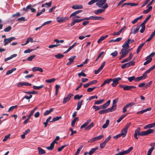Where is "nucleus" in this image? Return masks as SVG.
<instances>
[{
	"label": "nucleus",
	"mask_w": 155,
	"mask_h": 155,
	"mask_svg": "<svg viewBox=\"0 0 155 155\" xmlns=\"http://www.w3.org/2000/svg\"><path fill=\"white\" fill-rule=\"evenodd\" d=\"M106 1L107 0H98L96 5L99 8L106 9L108 7L107 4L105 3Z\"/></svg>",
	"instance_id": "nucleus-1"
},
{
	"label": "nucleus",
	"mask_w": 155,
	"mask_h": 155,
	"mask_svg": "<svg viewBox=\"0 0 155 155\" xmlns=\"http://www.w3.org/2000/svg\"><path fill=\"white\" fill-rule=\"evenodd\" d=\"M68 19V17L58 16L56 18V20L58 23L65 22Z\"/></svg>",
	"instance_id": "nucleus-2"
},
{
	"label": "nucleus",
	"mask_w": 155,
	"mask_h": 155,
	"mask_svg": "<svg viewBox=\"0 0 155 155\" xmlns=\"http://www.w3.org/2000/svg\"><path fill=\"white\" fill-rule=\"evenodd\" d=\"M154 131V129H149L147 130L141 132V136H144L148 135L153 133Z\"/></svg>",
	"instance_id": "nucleus-3"
},
{
	"label": "nucleus",
	"mask_w": 155,
	"mask_h": 155,
	"mask_svg": "<svg viewBox=\"0 0 155 155\" xmlns=\"http://www.w3.org/2000/svg\"><path fill=\"white\" fill-rule=\"evenodd\" d=\"M104 135H101L91 139L88 141V143H92L101 139L104 137Z\"/></svg>",
	"instance_id": "nucleus-4"
},
{
	"label": "nucleus",
	"mask_w": 155,
	"mask_h": 155,
	"mask_svg": "<svg viewBox=\"0 0 155 155\" xmlns=\"http://www.w3.org/2000/svg\"><path fill=\"white\" fill-rule=\"evenodd\" d=\"M121 78L120 77H117L116 78L112 79L111 81H113L112 84V85L113 87H116L118 84V81L121 80Z\"/></svg>",
	"instance_id": "nucleus-5"
},
{
	"label": "nucleus",
	"mask_w": 155,
	"mask_h": 155,
	"mask_svg": "<svg viewBox=\"0 0 155 155\" xmlns=\"http://www.w3.org/2000/svg\"><path fill=\"white\" fill-rule=\"evenodd\" d=\"M15 39V38L14 37H11L8 38H5L4 40V45L5 46L7 45L12 41Z\"/></svg>",
	"instance_id": "nucleus-6"
},
{
	"label": "nucleus",
	"mask_w": 155,
	"mask_h": 155,
	"mask_svg": "<svg viewBox=\"0 0 155 155\" xmlns=\"http://www.w3.org/2000/svg\"><path fill=\"white\" fill-rule=\"evenodd\" d=\"M128 129V127H125L123 128L121 131L120 134L122 137H124L127 134V130Z\"/></svg>",
	"instance_id": "nucleus-7"
},
{
	"label": "nucleus",
	"mask_w": 155,
	"mask_h": 155,
	"mask_svg": "<svg viewBox=\"0 0 155 155\" xmlns=\"http://www.w3.org/2000/svg\"><path fill=\"white\" fill-rule=\"evenodd\" d=\"M28 9H30L31 12H36V10L34 8H33L31 7V5H29L27 6L26 8H23V10L27 12L28 11Z\"/></svg>",
	"instance_id": "nucleus-8"
},
{
	"label": "nucleus",
	"mask_w": 155,
	"mask_h": 155,
	"mask_svg": "<svg viewBox=\"0 0 155 155\" xmlns=\"http://www.w3.org/2000/svg\"><path fill=\"white\" fill-rule=\"evenodd\" d=\"M31 84L28 82H19L17 85L18 87H20L23 86H31Z\"/></svg>",
	"instance_id": "nucleus-9"
},
{
	"label": "nucleus",
	"mask_w": 155,
	"mask_h": 155,
	"mask_svg": "<svg viewBox=\"0 0 155 155\" xmlns=\"http://www.w3.org/2000/svg\"><path fill=\"white\" fill-rule=\"evenodd\" d=\"M73 96V94H70L67 96V97H64L63 101V104H65L67 102L69 101L70 100L71 98Z\"/></svg>",
	"instance_id": "nucleus-10"
},
{
	"label": "nucleus",
	"mask_w": 155,
	"mask_h": 155,
	"mask_svg": "<svg viewBox=\"0 0 155 155\" xmlns=\"http://www.w3.org/2000/svg\"><path fill=\"white\" fill-rule=\"evenodd\" d=\"M97 81L96 80H94L91 81L90 82L85 84L84 85V88H86L88 87L90 85L93 84H96L97 83Z\"/></svg>",
	"instance_id": "nucleus-11"
},
{
	"label": "nucleus",
	"mask_w": 155,
	"mask_h": 155,
	"mask_svg": "<svg viewBox=\"0 0 155 155\" xmlns=\"http://www.w3.org/2000/svg\"><path fill=\"white\" fill-rule=\"evenodd\" d=\"M105 63L106 62L105 61L104 62L102 63V64L101 65V66L97 70L95 71V74H97L101 71L103 69V67H104V66L105 65Z\"/></svg>",
	"instance_id": "nucleus-12"
},
{
	"label": "nucleus",
	"mask_w": 155,
	"mask_h": 155,
	"mask_svg": "<svg viewBox=\"0 0 155 155\" xmlns=\"http://www.w3.org/2000/svg\"><path fill=\"white\" fill-rule=\"evenodd\" d=\"M128 52L129 51L127 50V49L123 48L121 49L120 54L125 57Z\"/></svg>",
	"instance_id": "nucleus-13"
},
{
	"label": "nucleus",
	"mask_w": 155,
	"mask_h": 155,
	"mask_svg": "<svg viewBox=\"0 0 155 155\" xmlns=\"http://www.w3.org/2000/svg\"><path fill=\"white\" fill-rule=\"evenodd\" d=\"M136 88V87L135 86L133 85H125L124 87V91L129 90H131L132 89H135Z\"/></svg>",
	"instance_id": "nucleus-14"
},
{
	"label": "nucleus",
	"mask_w": 155,
	"mask_h": 155,
	"mask_svg": "<svg viewBox=\"0 0 155 155\" xmlns=\"http://www.w3.org/2000/svg\"><path fill=\"white\" fill-rule=\"evenodd\" d=\"M83 8V6L81 5H74L72 7V8L74 9H82Z\"/></svg>",
	"instance_id": "nucleus-15"
},
{
	"label": "nucleus",
	"mask_w": 155,
	"mask_h": 155,
	"mask_svg": "<svg viewBox=\"0 0 155 155\" xmlns=\"http://www.w3.org/2000/svg\"><path fill=\"white\" fill-rule=\"evenodd\" d=\"M32 71L33 72L37 71H39L41 72H43V70L42 68L38 67H33L32 69Z\"/></svg>",
	"instance_id": "nucleus-16"
},
{
	"label": "nucleus",
	"mask_w": 155,
	"mask_h": 155,
	"mask_svg": "<svg viewBox=\"0 0 155 155\" xmlns=\"http://www.w3.org/2000/svg\"><path fill=\"white\" fill-rule=\"evenodd\" d=\"M105 9H99L94 11V13L97 15H98L104 11Z\"/></svg>",
	"instance_id": "nucleus-17"
},
{
	"label": "nucleus",
	"mask_w": 155,
	"mask_h": 155,
	"mask_svg": "<svg viewBox=\"0 0 155 155\" xmlns=\"http://www.w3.org/2000/svg\"><path fill=\"white\" fill-rule=\"evenodd\" d=\"M151 110V107H149V108H147L145 109L138 111L137 112V114H141L143 113L144 112H146L147 111H149L150 110Z\"/></svg>",
	"instance_id": "nucleus-18"
},
{
	"label": "nucleus",
	"mask_w": 155,
	"mask_h": 155,
	"mask_svg": "<svg viewBox=\"0 0 155 155\" xmlns=\"http://www.w3.org/2000/svg\"><path fill=\"white\" fill-rule=\"evenodd\" d=\"M110 100L108 101L106 103L104 104L103 105L101 106L102 108L104 109L110 105Z\"/></svg>",
	"instance_id": "nucleus-19"
},
{
	"label": "nucleus",
	"mask_w": 155,
	"mask_h": 155,
	"mask_svg": "<svg viewBox=\"0 0 155 155\" xmlns=\"http://www.w3.org/2000/svg\"><path fill=\"white\" fill-rule=\"evenodd\" d=\"M54 142L55 141H53L51 143L50 146L47 147L46 148L48 150H52L54 147V144L55 143Z\"/></svg>",
	"instance_id": "nucleus-20"
},
{
	"label": "nucleus",
	"mask_w": 155,
	"mask_h": 155,
	"mask_svg": "<svg viewBox=\"0 0 155 155\" xmlns=\"http://www.w3.org/2000/svg\"><path fill=\"white\" fill-rule=\"evenodd\" d=\"M54 142L55 141H53L51 143L50 146L47 147L46 148L48 150H52L54 147V144L55 143Z\"/></svg>",
	"instance_id": "nucleus-21"
},
{
	"label": "nucleus",
	"mask_w": 155,
	"mask_h": 155,
	"mask_svg": "<svg viewBox=\"0 0 155 155\" xmlns=\"http://www.w3.org/2000/svg\"><path fill=\"white\" fill-rule=\"evenodd\" d=\"M148 74L145 71L143 74V75L140 77H139L140 81L145 79L147 77V74Z\"/></svg>",
	"instance_id": "nucleus-22"
},
{
	"label": "nucleus",
	"mask_w": 155,
	"mask_h": 155,
	"mask_svg": "<svg viewBox=\"0 0 155 155\" xmlns=\"http://www.w3.org/2000/svg\"><path fill=\"white\" fill-rule=\"evenodd\" d=\"M125 5H128L131 6H136L138 5L137 4H136L134 3L129 2L124 3L122 5V7H123Z\"/></svg>",
	"instance_id": "nucleus-23"
},
{
	"label": "nucleus",
	"mask_w": 155,
	"mask_h": 155,
	"mask_svg": "<svg viewBox=\"0 0 155 155\" xmlns=\"http://www.w3.org/2000/svg\"><path fill=\"white\" fill-rule=\"evenodd\" d=\"M112 80V78H110L109 79H108L107 80H106L104 81L103 83H102V84H101V87H103L104 85L106 84H109L111 81Z\"/></svg>",
	"instance_id": "nucleus-24"
},
{
	"label": "nucleus",
	"mask_w": 155,
	"mask_h": 155,
	"mask_svg": "<svg viewBox=\"0 0 155 155\" xmlns=\"http://www.w3.org/2000/svg\"><path fill=\"white\" fill-rule=\"evenodd\" d=\"M38 153L39 154H44L46 152L45 150L42 149L41 147H38Z\"/></svg>",
	"instance_id": "nucleus-25"
},
{
	"label": "nucleus",
	"mask_w": 155,
	"mask_h": 155,
	"mask_svg": "<svg viewBox=\"0 0 155 155\" xmlns=\"http://www.w3.org/2000/svg\"><path fill=\"white\" fill-rule=\"evenodd\" d=\"M83 102V100H81L78 102L77 103V107L76 108L77 110H79L80 109L82 104V103Z\"/></svg>",
	"instance_id": "nucleus-26"
},
{
	"label": "nucleus",
	"mask_w": 155,
	"mask_h": 155,
	"mask_svg": "<svg viewBox=\"0 0 155 155\" xmlns=\"http://www.w3.org/2000/svg\"><path fill=\"white\" fill-rule=\"evenodd\" d=\"M98 149V147H96L94 148H92L88 153L89 155H91L94 152Z\"/></svg>",
	"instance_id": "nucleus-27"
},
{
	"label": "nucleus",
	"mask_w": 155,
	"mask_h": 155,
	"mask_svg": "<svg viewBox=\"0 0 155 155\" xmlns=\"http://www.w3.org/2000/svg\"><path fill=\"white\" fill-rule=\"evenodd\" d=\"M82 10H77L74 12L72 13L70 15V18H71L72 16H75L76 15L79 14V13L82 12Z\"/></svg>",
	"instance_id": "nucleus-28"
},
{
	"label": "nucleus",
	"mask_w": 155,
	"mask_h": 155,
	"mask_svg": "<svg viewBox=\"0 0 155 155\" xmlns=\"http://www.w3.org/2000/svg\"><path fill=\"white\" fill-rule=\"evenodd\" d=\"M116 108V106L112 104V106L110 108H107L108 112H112Z\"/></svg>",
	"instance_id": "nucleus-29"
},
{
	"label": "nucleus",
	"mask_w": 155,
	"mask_h": 155,
	"mask_svg": "<svg viewBox=\"0 0 155 155\" xmlns=\"http://www.w3.org/2000/svg\"><path fill=\"white\" fill-rule=\"evenodd\" d=\"M54 110V109L53 108H51L49 110H46L44 114V115L45 116H47L51 112L53 111Z\"/></svg>",
	"instance_id": "nucleus-30"
},
{
	"label": "nucleus",
	"mask_w": 155,
	"mask_h": 155,
	"mask_svg": "<svg viewBox=\"0 0 155 155\" xmlns=\"http://www.w3.org/2000/svg\"><path fill=\"white\" fill-rule=\"evenodd\" d=\"M128 41H127L125 42L123 45H122V46L123 48H125V49H128L129 48V42H128Z\"/></svg>",
	"instance_id": "nucleus-31"
},
{
	"label": "nucleus",
	"mask_w": 155,
	"mask_h": 155,
	"mask_svg": "<svg viewBox=\"0 0 155 155\" xmlns=\"http://www.w3.org/2000/svg\"><path fill=\"white\" fill-rule=\"evenodd\" d=\"M144 44L145 43H142L138 46L137 50V54H138L140 52Z\"/></svg>",
	"instance_id": "nucleus-32"
},
{
	"label": "nucleus",
	"mask_w": 155,
	"mask_h": 155,
	"mask_svg": "<svg viewBox=\"0 0 155 155\" xmlns=\"http://www.w3.org/2000/svg\"><path fill=\"white\" fill-rule=\"evenodd\" d=\"M142 17L143 15H141L140 17H137L135 18V19H134L132 21V24H134L135 23H136L139 20L141 19L142 18Z\"/></svg>",
	"instance_id": "nucleus-33"
},
{
	"label": "nucleus",
	"mask_w": 155,
	"mask_h": 155,
	"mask_svg": "<svg viewBox=\"0 0 155 155\" xmlns=\"http://www.w3.org/2000/svg\"><path fill=\"white\" fill-rule=\"evenodd\" d=\"M32 97V95H30L29 96H25L23 97L20 101H22L24 99H26L28 100V102L30 101V99Z\"/></svg>",
	"instance_id": "nucleus-34"
},
{
	"label": "nucleus",
	"mask_w": 155,
	"mask_h": 155,
	"mask_svg": "<svg viewBox=\"0 0 155 155\" xmlns=\"http://www.w3.org/2000/svg\"><path fill=\"white\" fill-rule=\"evenodd\" d=\"M91 20H99L101 19H103L104 18H102L101 17H97V16H91Z\"/></svg>",
	"instance_id": "nucleus-35"
},
{
	"label": "nucleus",
	"mask_w": 155,
	"mask_h": 155,
	"mask_svg": "<svg viewBox=\"0 0 155 155\" xmlns=\"http://www.w3.org/2000/svg\"><path fill=\"white\" fill-rule=\"evenodd\" d=\"M122 38L119 37L118 38L115 39H112L109 41V42H119L122 39Z\"/></svg>",
	"instance_id": "nucleus-36"
},
{
	"label": "nucleus",
	"mask_w": 155,
	"mask_h": 155,
	"mask_svg": "<svg viewBox=\"0 0 155 155\" xmlns=\"http://www.w3.org/2000/svg\"><path fill=\"white\" fill-rule=\"evenodd\" d=\"M135 62L133 61H130L129 62L126 63V65H127V68L132 65H133L135 64Z\"/></svg>",
	"instance_id": "nucleus-37"
},
{
	"label": "nucleus",
	"mask_w": 155,
	"mask_h": 155,
	"mask_svg": "<svg viewBox=\"0 0 155 155\" xmlns=\"http://www.w3.org/2000/svg\"><path fill=\"white\" fill-rule=\"evenodd\" d=\"M61 116L57 117H54L52 119V120L50 121V122H54L60 119H61Z\"/></svg>",
	"instance_id": "nucleus-38"
},
{
	"label": "nucleus",
	"mask_w": 155,
	"mask_h": 155,
	"mask_svg": "<svg viewBox=\"0 0 155 155\" xmlns=\"http://www.w3.org/2000/svg\"><path fill=\"white\" fill-rule=\"evenodd\" d=\"M33 37H30L28 38L26 40V41L27 43L28 44L30 42H33L35 41H33Z\"/></svg>",
	"instance_id": "nucleus-39"
},
{
	"label": "nucleus",
	"mask_w": 155,
	"mask_h": 155,
	"mask_svg": "<svg viewBox=\"0 0 155 155\" xmlns=\"http://www.w3.org/2000/svg\"><path fill=\"white\" fill-rule=\"evenodd\" d=\"M92 107L95 109V111H96L101 109H102L101 106H93Z\"/></svg>",
	"instance_id": "nucleus-40"
},
{
	"label": "nucleus",
	"mask_w": 155,
	"mask_h": 155,
	"mask_svg": "<svg viewBox=\"0 0 155 155\" xmlns=\"http://www.w3.org/2000/svg\"><path fill=\"white\" fill-rule=\"evenodd\" d=\"M104 101V99H103L100 100L95 101L94 104H99L102 103Z\"/></svg>",
	"instance_id": "nucleus-41"
},
{
	"label": "nucleus",
	"mask_w": 155,
	"mask_h": 155,
	"mask_svg": "<svg viewBox=\"0 0 155 155\" xmlns=\"http://www.w3.org/2000/svg\"><path fill=\"white\" fill-rule=\"evenodd\" d=\"M141 28L140 30V32L141 33H143L144 32V30H145V25L142 24H141Z\"/></svg>",
	"instance_id": "nucleus-42"
},
{
	"label": "nucleus",
	"mask_w": 155,
	"mask_h": 155,
	"mask_svg": "<svg viewBox=\"0 0 155 155\" xmlns=\"http://www.w3.org/2000/svg\"><path fill=\"white\" fill-rule=\"evenodd\" d=\"M155 68V64L153 65L149 69L147 70L146 71V73H147V74L149 73L151 71L153 70Z\"/></svg>",
	"instance_id": "nucleus-43"
},
{
	"label": "nucleus",
	"mask_w": 155,
	"mask_h": 155,
	"mask_svg": "<svg viewBox=\"0 0 155 155\" xmlns=\"http://www.w3.org/2000/svg\"><path fill=\"white\" fill-rule=\"evenodd\" d=\"M107 109L105 110H101L99 111V113L100 114H104L108 112Z\"/></svg>",
	"instance_id": "nucleus-44"
},
{
	"label": "nucleus",
	"mask_w": 155,
	"mask_h": 155,
	"mask_svg": "<svg viewBox=\"0 0 155 155\" xmlns=\"http://www.w3.org/2000/svg\"><path fill=\"white\" fill-rule=\"evenodd\" d=\"M154 149V147H152L150 148L147 152V155H151L152 153V152L153 150Z\"/></svg>",
	"instance_id": "nucleus-45"
},
{
	"label": "nucleus",
	"mask_w": 155,
	"mask_h": 155,
	"mask_svg": "<svg viewBox=\"0 0 155 155\" xmlns=\"http://www.w3.org/2000/svg\"><path fill=\"white\" fill-rule=\"evenodd\" d=\"M44 87V85H42L39 86H33V88L35 90H39L41 88L43 87Z\"/></svg>",
	"instance_id": "nucleus-46"
},
{
	"label": "nucleus",
	"mask_w": 155,
	"mask_h": 155,
	"mask_svg": "<svg viewBox=\"0 0 155 155\" xmlns=\"http://www.w3.org/2000/svg\"><path fill=\"white\" fill-rule=\"evenodd\" d=\"M151 16V15H149L144 20V21L142 23V24L145 25V24L148 21L149 19Z\"/></svg>",
	"instance_id": "nucleus-47"
},
{
	"label": "nucleus",
	"mask_w": 155,
	"mask_h": 155,
	"mask_svg": "<svg viewBox=\"0 0 155 155\" xmlns=\"http://www.w3.org/2000/svg\"><path fill=\"white\" fill-rule=\"evenodd\" d=\"M55 80V79L54 78H52L50 79H48L46 80L45 81L47 83H51L54 82Z\"/></svg>",
	"instance_id": "nucleus-48"
},
{
	"label": "nucleus",
	"mask_w": 155,
	"mask_h": 155,
	"mask_svg": "<svg viewBox=\"0 0 155 155\" xmlns=\"http://www.w3.org/2000/svg\"><path fill=\"white\" fill-rule=\"evenodd\" d=\"M54 56L57 58L60 59L63 58L64 56V55L62 54H58L57 55H55Z\"/></svg>",
	"instance_id": "nucleus-49"
},
{
	"label": "nucleus",
	"mask_w": 155,
	"mask_h": 155,
	"mask_svg": "<svg viewBox=\"0 0 155 155\" xmlns=\"http://www.w3.org/2000/svg\"><path fill=\"white\" fill-rule=\"evenodd\" d=\"M79 118L78 117H76L71 122V125L72 126H74L75 125V124L76 121L78 120Z\"/></svg>",
	"instance_id": "nucleus-50"
},
{
	"label": "nucleus",
	"mask_w": 155,
	"mask_h": 155,
	"mask_svg": "<svg viewBox=\"0 0 155 155\" xmlns=\"http://www.w3.org/2000/svg\"><path fill=\"white\" fill-rule=\"evenodd\" d=\"M36 56V55H32L29 57L28 58H27V60L28 61H32L33 59H34Z\"/></svg>",
	"instance_id": "nucleus-51"
},
{
	"label": "nucleus",
	"mask_w": 155,
	"mask_h": 155,
	"mask_svg": "<svg viewBox=\"0 0 155 155\" xmlns=\"http://www.w3.org/2000/svg\"><path fill=\"white\" fill-rule=\"evenodd\" d=\"M97 87H89L87 89V91L88 92H91Z\"/></svg>",
	"instance_id": "nucleus-52"
},
{
	"label": "nucleus",
	"mask_w": 155,
	"mask_h": 155,
	"mask_svg": "<svg viewBox=\"0 0 155 155\" xmlns=\"http://www.w3.org/2000/svg\"><path fill=\"white\" fill-rule=\"evenodd\" d=\"M23 92L28 94H36L37 93V92L34 91H23Z\"/></svg>",
	"instance_id": "nucleus-53"
},
{
	"label": "nucleus",
	"mask_w": 155,
	"mask_h": 155,
	"mask_svg": "<svg viewBox=\"0 0 155 155\" xmlns=\"http://www.w3.org/2000/svg\"><path fill=\"white\" fill-rule=\"evenodd\" d=\"M141 132H140V133H137L136 131H135V133L134 134V137H135V139H137L138 138V137H137V135H140L141 136Z\"/></svg>",
	"instance_id": "nucleus-54"
},
{
	"label": "nucleus",
	"mask_w": 155,
	"mask_h": 155,
	"mask_svg": "<svg viewBox=\"0 0 155 155\" xmlns=\"http://www.w3.org/2000/svg\"><path fill=\"white\" fill-rule=\"evenodd\" d=\"M118 54V52L117 51H116L114 52L111 53L110 55H112L113 57H116Z\"/></svg>",
	"instance_id": "nucleus-55"
},
{
	"label": "nucleus",
	"mask_w": 155,
	"mask_h": 155,
	"mask_svg": "<svg viewBox=\"0 0 155 155\" xmlns=\"http://www.w3.org/2000/svg\"><path fill=\"white\" fill-rule=\"evenodd\" d=\"M45 11V9L44 8H43L41 12H38L37 13L36 16H38L41 15L42 14L43 12H44Z\"/></svg>",
	"instance_id": "nucleus-56"
},
{
	"label": "nucleus",
	"mask_w": 155,
	"mask_h": 155,
	"mask_svg": "<svg viewBox=\"0 0 155 155\" xmlns=\"http://www.w3.org/2000/svg\"><path fill=\"white\" fill-rule=\"evenodd\" d=\"M12 29V27L11 26H9L8 27L5 28L4 29V31L5 32H8L10 31Z\"/></svg>",
	"instance_id": "nucleus-57"
},
{
	"label": "nucleus",
	"mask_w": 155,
	"mask_h": 155,
	"mask_svg": "<svg viewBox=\"0 0 155 155\" xmlns=\"http://www.w3.org/2000/svg\"><path fill=\"white\" fill-rule=\"evenodd\" d=\"M140 26H138L136 28V29L133 31V33L134 34H136L139 30L140 28Z\"/></svg>",
	"instance_id": "nucleus-58"
},
{
	"label": "nucleus",
	"mask_w": 155,
	"mask_h": 155,
	"mask_svg": "<svg viewBox=\"0 0 155 155\" xmlns=\"http://www.w3.org/2000/svg\"><path fill=\"white\" fill-rule=\"evenodd\" d=\"M91 119L88 120L81 126H87L88 124L91 122Z\"/></svg>",
	"instance_id": "nucleus-59"
},
{
	"label": "nucleus",
	"mask_w": 155,
	"mask_h": 155,
	"mask_svg": "<svg viewBox=\"0 0 155 155\" xmlns=\"http://www.w3.org/2000/svg\"><path fill=\"white\" fill-rule=\"evenodd\" d=\"M106 144V143L104 142L101 143L100 144V148L102 149L104 148L105 147Z\"/></svg>",
	"instance_id": "nucleus-60"
},
{
	"label": "nucleus",
	"mask_w": 155,
	"mask_h": 155,
	"mask_svg": "<svg viewBox=\"0 0 155 155\" xmlns=\"http://www.w3.org/2000/svg\"><path fill=\"white\" fill-rule=\"evenodd\" d=\"M83 147V145H81L79 147L76 153H77V154H79V152L82 149V148Z\"/></svg>",
	"instance_id": "nucleus-61"
},
{
	"label": "nucleus",
	"mask_w": 155,
	"mask_h": 155,
	"mask_svg": "<svg viewBox=\"0 0 155 155\" xmlns=\"http://www.w3.org/2000/svg\"><path fill=\"white\" fill-rule=\"evenodd\" d=\"M17 106L15 105V106H12L11 107H10L8 109V112H9L12 110H13L14 108H16L17 107Z\"/></svg>",
	"instance_id": "nucleus-62"
},
{
	"label": "nucleus",
	"mask_w": 155,
	"mask_h": 155,
	"mask_svg": "<svg viewBox=\"0 0 155 155\" xmlns=\"http://www.w3.org/2000/svg\"><path fill=\"white\" fill-rule=\"evenodd\" d=\"M78 76L80 77L81 76L83 77H86V75L82 71L80 73H79L78 74Z\"/></svg>",
	"instance_id": "nucleus-63"
},
{
	"label": "nucleus",
	"mask_w": 155,
	"mask_h": 155,
	"mask_svg": "<svg viewBox=\"0 0 155 155\" xmlns=\"http://www.w3.org/2000/svg\"><path fill=\"white\" fill-rule=\"evenodd\" d=\"M127 79L130 82H131L133 80L134 81L135 77L134 76H133L131 77H128Z\"/></svg>",
	"instance_id": "nucleus-64"
}]
</instances>
